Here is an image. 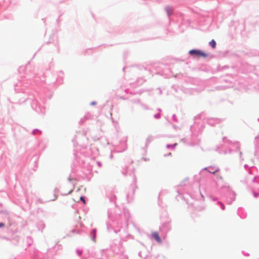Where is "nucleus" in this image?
Returning a JSON list of instances; mask_svg holds the SVG:
<instances>
[{"label": "nucleus", "instance_id": "nucleus-1", "mask_svg": "<svg viewBox=\"0 0 259 259\" xmlns=\"http://www.w3.org/2000/svg\"><path fill=\"white\" fill-rule=\"evenodd\" d=\"M30 84V81L25 78H22L15 85V91L16 92L14 96L15 104H21L26 100H31L32 108L38 113L42 114L45 113V107L41 104L38 100L45 104L47 99L50 100L52 97V94L44 96L42 94H30L26 92V88Z\"/></svg>", "mask_w": 259, "mask_h": 259}, {"label": "nucleus", "instance_id": "nucleus-2", "mask_svg": "<svg viewBox=\"0 0 259 259\" xmlns=\"http://www.w3.org/2000/svg\"><path fill=\"white\" fill-rule=\"evenodd\" d=\"M108 217L111 223L106 224L107 229L109 232H113L118 233L123 228H127L130 219V213L126 209H124L123 214H115L114 215L110 210H108Z\"/></svg>", "mask_w": 259, "mask_h": 259}, {"label": "nucleus", "instance_id": "nucleus-3", "mask_svg": "<svg viewBox=\"0 0 259 259\" xmlns=\"http://www.w3.org/2000/svg\"><path fill=\"white\" fill-rule=\"evenodd\" d=\"M221 192L224 193V196L226 198V203L228 204H231L235 200L236 194L229 186L222 187Z\"/></svg>", "mask_w": 259, "mask_h": 259}, {"label": "nucleus", "instance_id": "nucleus-4", "mask_svg": "<svg viewBox=\"0 0 259 259\" xmlns=\"http://www.w3.org/2000/svg\"><path fill=\"white\" fill-rule=\"evenodd\" d=\"M74 159L73 161V163L71 165L72 170H73L77 166H83L84 161L82 159L83 157L81 154L79 153H74Z\"/></svg>", "mask_w": 259, "mask_h": 259}, {"label": "nucleus", "instance_id": "nucleus-5", "mask_svg": "<svg viewBox=\"0 0 259 259\" xmlns=\"http://www.w3.org/2000/svg\"><path fill=\"white\" fill-rule=\"evenodd\" d=\"M137 188V178L136 175L133 174V183L131 185V190L127 192L126 194V199L128 202H130L133 200L135 190Z\"/></svg>", "mask_w": 259, "mask_h": 259}, {"label": "nucleus", "instance_id": "nucleus-6", "mask_svg": "<svg viewBox=\"0 0 259 259\" xmlns=\"http://www.w3.org/2000/svg\"><path fill=\"white\" fill-rule=\"evenodd\" d=\"M188 54L190 56L193 57H197V58H206L208 56V54L204 52V51L197 49H193L190 50L188 52Z\"/></svg>", "mask_w": 259, "mask_h": 259}, {"label": "nucleus", "instance_id": "nucleus-7", "mask_svg": "<svg viewBox=\"0 0 259 259\" xmlns=\"http://www.w3.org/2000/svg\"><path fill=\"white\" fill-rule=\"evenodd\" d=\"M106 197L108 199L109 202L115 207L117 206V204L116 203V196L113 188H110L106 190Z\"/></svg>", "mask_w": 259, "mask_h": 259}, {"label": "nucleus", "instance_id": "nucleus-8", "mask_svg": "<svg viewBox=\"0 0 259 259\" xmlns=\"http://www.w3.org/2000/svg\"><path fill=\"white\" fill-rule=\"evenodd\" d=\"M220 169L219 167L215 168L214 166H209V167H205L203 168L199 172V174L201 176L203 175V173L205 171H207L208 173L211 174H214L215 172L219 171Z\"/></svg>", "mask_w": 259, "mask_h": 259}, {"label": "nucleus", "instance_id": "nucleus-9", "mask_svg": "<svg viewBox=\"0 0 259 259\" xmlns=\"http://www.w3.org/2000/svg\"><path fill=\"white\" fill-rule=\"evenodd\" d=\"M32 255L33 259H52L51 257H49L47 255L43 254L38 250L33 251Z\"/></svg>", "mask_w": 259, "mask_h": 259}, {"label": "nucleus", "instance_id": "nucleus-10", "mask_svg": "<svg viewBox=\"0 0 259 259\" xmlns=\"http://www.w3.org/2000/svg\"><path fill=\"white\" fill-rule=\"evenodd\" d=\"M170 222V220H167L164 223H162L160 227V229L165 233L171 230Z\"/></svg>", "mask_w": 259, "mask_h": 259}, {"label": "nucleus", "instance_id": "nucleus-11", "mask_svg": "<svg viewBox=\"0 0 259 259\" xmlns=\"http://www.w3.org/2000/svg\"><path fill=\"white\" fill-rule=\"evenodd\" d=\"M212 200L215 206L220 207L222 210L225 209L226 207L225 204L222 201H220L217 197H213Z\"/></svg>", "mask_w": 259, "mask_h": 259}, {"label": "nucleus", "instance_id": "nucleus-12", "mask_svg": "<svg viewBox=\"0 0 259 259\" xmlns=\"http://www.w3.org/2000/svg\"><path fill=\"white\" fill-rule=\"evenodd\" d=\"M221 121V119L217 118H207L206 119V122L211 126H214L215 124L219 123Z\"/></svg>", "mask_w": 259, "mask_h": 259}, {"label": "nucleus", "instance_id": "nucleus-13", "mask_svg": "<svg viewBox=\"0 0 259 259\" xmlns=\"http://www.w3.org/2000/svg\"><path fill=\"white\" fill-rule=\"evenodd\" d=\"M63 75L64 72L63 71H59L58 72L57 78L56 79V83L58 84H61L63 83Z\"/></svg>", "mask_w": 259, "mask_h": 259}, {"label": "nucleus", "instance_id": "nucleus-14", "mask_svg": "<svg viewBox=\"0 0 259 259\" xmlns=\"http://www.w3.org/2000/svg\"><path fill=\"white\" fill-rule=\"evenodd\" d=\"M237 214L241 219H245L247 216V213L244 209L241 207H239L238 209Z\"/></svg>", "mask_w": 259, "mask_h": 259}, {"label": "nucleus", "instance_id": "nucleus-15", "mask_svg": "<svg viewBox=\"0 0 259 259\" xmlns=\"http://www.w3.org/2000/svg\"><path fill=\"white\" fill-rule=\"evenodd\" d=\"M97 236V229L94 228L90 232V237L93 241L95 242Z\"/></svg>", "mask_w": 259, "mask_h": 259}, {"label": "nucleus", "instance_id": "nucleus-16", "mask_svg": "<svg viewBox=\"0 0 259 259\" xmlns=\"http://www.w3.org/2000/svg\"><path fill=\"white\" fill-rule=\"evenodd\" d=\"M153 137L152 136H149L146 140L145 143V147L142 148V149L145 152H146V149L148 147L149 144L152 141Z\"/></svg>", "mask_w": 259, "mask_h": 259}, {"label": "nucleus", "instance_id": "nucleus-17", "mask_svg": "<svg viewBox=\"0 0 259 259\" xmlns=\"http://www.w3.org/2000/svg\"><path fill=\"white\" fill-rule=\"evenodd\" d=\"M152 237L158 242V243H161L162 242V239L161 237H160L159 234L157 232H155L152 233L151 234Z\"/></svg>", "mask_w": 259, "mask_h": 259}, {"label": "nucleus", "instance_id": "nucleus-18", "mask_svg": "<svg viewBox=\"0 0 259 259\" xmlns=\"http://www.w3.org/2000/svg\"><path fill=\"white\" fill-rule=\"evenodd\" d=\"M177 192L178 193V195L176 196V199L179 201V197L181 198L182 199L186 201V202L188 203L187 200H186L184 194L181 192V190L179 189L177 190Z\"/></svg>", "mask_w": 259, "mask_h": 259}, {"label": "nucleus", "instance_id": "nucleus-19", "mask_svg": "<svg viewBox=\"0 0 259 259\" xmlns=\"http://www.w3.org/2000/svg\"><path fill=\"white\" fill-rule=\"evenodd\" d=\"M165 10L166 12L168 17H169L173 14V9L172 7L168 6H166L165 8Z\"/></svg>", "mask_w": 259, "mask_h": 259}, {"label": "nucleus", "instance_id": "nucleus-20", "mask_svg": "<svg viewBox=\"0 0 259 259\" xmlns=\"http://www.w3.org/2000/svg\"><path fill=\"white\" fill-rule=\"evenodd\" d=\"M36 226L38 230L42 232L43 229L45 228V224L42 221H40L37 224Z\"/></svg>", "mask_w": 259, "mask_h": 259}, {"label": "nucleus", "instance_id": "nucleus-21", "mask_svg": "<svg viewBox=\"0 0 259 259\" xmlns=\"http://www.w3.org/2000/svg\"><path fill=\"white\" fill-rule=\"evenodd\" d=\"M170 70L169 69H167V70H162L161 72L159 71V72H157L156 73V74H160L161 75V76H164V75H168V72H170Z\"/></svg>", "mask_w": 259, "mask_h": 259}, {"label": "nucleus", "instance_id": "nucleus-22", "mask_svg": "<svg viewBox=\"0 0 259 259\" xmlns=\"http://www.w3.org/2000/svg\"><path fill=\"white\" fill-rule=\"evenodd\" d=\"M26 242L28 246H30L33 243V240L30 236H27L26 238Z\"/></svg>", "mask_w": 259, "mask_h": 259}, {"label": "nucleus", "instance_id": "nucleus-23", "mask_svg": "<svg viewBox=\"0 0 259 259\" xmlns=\"http://www.w3.org/2000/svg\"><path fill=\"white\" fill-rule=\"evenodd\" d=\"M209 46H210L212 49H215L217 47V42L215 40L213 39H211L208 43Z\"/></svg>", "mask_w": 259, "mask_h": 259}, {"label": "nucleus", "instance_id": "nucleus-24", "mask_svg": "<svg viewBox=\"0 0 259 259\" xmlns=\"http://www.w3.org/2000/svg\"><path fill=\"white\" fill-rule=\"evenodd\" d=\"M42 133V132L41 131H40V130L38 129V128H35L34 129L32 132H31V134L33 135H36L37 134H38V135H41Z\"/></svg>", "mask_w": 259, "mask_h": 259}, {"label": "nucleus", "instance_id": "nucleus-25", "mask_svg": "<svg viewBox=\"0 0 259 259\" xmlns=\"http://www.w3.org/2000/svg\"><path fill=\"white\" fill-rule=\"evenodd\" d=\"M71 232L73 233L81 234L83 232V230L79 229H73L71 230Z\"/></svg>", "mask_w": 259, "mask_h": 259}, {"label": "nucleus", "instance_id": "nucleus-26", "mask_svg": "<svg viewBox=\"0 0 259 259\" xmlns=\"http://www.w3.org/2000/svg\"><path fill=\"white\" fill-rule=\"evenodd\" d=\"M252 182L254 184L259 185V176H255L252 180Z\"/></svg>", "mask_w": 259, "mask_h": 259}, {"label": "nucleus", "instance_id": "nucleus-27", "mask_svg": "<svg viewBox=\"0 0 259 259\" xmlns=\"http://www.w3.org/2000/svg\"><path fill=\"white\" fill-rule=\"evenodd\" d=\"M166 193H167V191L166 190H162L160 192L159 194V197H158V204L159 205H160V197Z\"/></svg>", "mask_w": 259, "mask_h": 259}, {"label": "nucleus", "instance_id": "nucleus-28", "mask_svg": "<svg viewBox=\"0 0 259 259\" xmlns=\"http://www.w3.org/2000/svg\"><path fill=\"white\" fill-rule=\"evenodd\" d=\"M177 145V143H174L173 144H167L166 147L167 148L169 149V148H170L171 149H174L175 148V147H176V146Z\"/></svg>", "mask_w": 259, "mask_h": 259}, {"label": "nucleus", "instance_id": "nucleus-29", "mask_svg": "<svg viewBox=\"0 0 259 259\" xmlns=\"http://www.w3.org/2000/svg\"><path fill=\"white\" fill-rule=\"evenodd\" d=\"M223 141L224 143H226L229 145L233 144V142L231 141L228 140L226 137L223 138Z\"/></svg>", "mask_w": 259, "mask_h": 259}, {"label": "nucleus", "instance_id": "nucleus-30", "mask_svg": "<svg viewBox=\"0 0 259 259\" xmlns=\"http://www.w3.org/2000/svg\"><path fill=\"white\" fill-rule=\"evenodd\" d=\"M252 194L253 195V197L255 198H257L259 196V192H256L253 189L252 190Z\"/></svg>", "mask_w": 259, "mask_h": 259}, {"label": "nucleus", "instance_id": "nucleus-31", "mask_svg": "<svg viewBox=\"0 0 259 259\" xmlns=\"http://www.w3.org/2000/svg\"><path fill=\"white\" fill-rule=\"evenodd\" d=\"M173 60L177 62H185L186 60L185 59L183 58H174Z\"/></svg>", "mask_w": 259, "mask_h": 259}, {"label": "nucleus", "instance_id": "nucleus-32", "mask_svg": "<svg viewBox=\"0 0 259 259\" xmlns=\"http://www.w3.org/2000/svg\"><path fill=\"white\" fill-rule=\"evenodd\" d=\"M83 250L82 249H76V252L77 254L80 256L82 254Z\"/></svg>", "mask_w": 259, "mask_h": 259}, {"label": "nucleus", "instance_id": "nucleus-33", "mask_svg": "<svg viewBox=\"0 0 259 259\" xmlns=\"http://www.w3.org/2000/svg\"><path fill=\"white\" fill-rule=\"evenodd\" d=\"M87 119L88 118L86 117V116H84L83 118L80 119L79 123L80 124H83Z\"/></svg>", "mask_w": 259, "mask_h": 259}, {"label": "nucleus", "instance_id": "nucleus-34", "mask_svg": "<svg viewBox=\"0 0 259 259\" xmlns=\"http://www.w3.org/2000/svg\"><path fill=\"white\" fill-rule=\"evenodd\" d=\"M188 179H185L184 181H182L180 184L179 187H182L186 185V182L187 181Z\"/></svg>", "mask_w": 259, "mask_h": 259}, {"label": "nucleus", "instance_id": "nucleus-35", "mask_svg": "<svg viewBox=\"0 0 259 259\" xmlns=\"http://www.w3.org/2000/svg\"><path fill=\"white\" fill-rule=\"evenodd\" d=\"M79 200L80 201H81L83 204H85L86 203V201H85V196H81L80 197V198H79Z\"/></svg>", "mask_w": 259, "mask_h": 259}, {"label": "nucleus", "instance_id": "nucleus-36", "mask_svg": "<svg viewBox=\"0 0 259 259\" xmlns=\"http://www.w3.org/2000/svg\"><path fill=\"white\" fill-rule=\"evenodd\" d=\"M259 139V134L256 136L254 138V145H255V148H256L257 147V140Z\"/></svg>", "mask_w": 259, "mask_h": 259}, {"label": "nucleus", "instance_id": "nucleus-37", "mask_svg": "<svg viewBox=\"0 0 259 259\" xmlns=\"http://www.w3.org/2000/svg\"><path fill=\"white\" fill-rule=\"evenodd\" d=\"M226 89L225 87L219 85L215 88V90H224Z\"/></svg>", "mask_w": 259, "mask_h": 259}, {"label": "nucleus", "instance_id": "nucleus-38", "mask_svg": "<svg viewBox=\"0 0 259 259\" xmlns=\"http://www.w3.org/2000/svg\"><path fill=\"white\" fill-rule=\"evenodd\" d=\"M117 248L118 249L119 252H121L122 251V245H121V244L120 243V242H118Z\"/></svg>", "mask_w": 259, "mask_h": 259}, {"label": "nucleus", "instance_id": "nucleus-39", "mask_svg": "<svg viewBox=\"0 0 259 259\" xmlns=\"http://www.w3.org/2000/svg\"><path fill=\"white\" fill-rule=\"evenodd\" d=\"M235 144L236 145V150H235V152H236L237 151H239V150L240 149V146L239 142H235Z\"/></svg>", "mask_w": 259, "mask_h": 259}, {"label": "nucleus", "instance_id": "nucleus-40", "mask_svg": "<svg viewBox=\"0 0 259 259\" xmlns=\"http://www.w3.org/2000/svg\"><path fill=\"white\" fill-rule=\"evenodd\" d=\"M154 117L155 119H159L161 117V114L160 113H156L154 115Z\"/></svg>", "mask_w": 259, "mask_h": 259}, {"label": "nucleus", "instance_id": "nucleus-41", "mask_svg": "<svg viewBox=\"0 0 259 259\" xmlns=\"http://www.w3.org/2000/svg\"><path fill=\"white\" fill-rule=\"evenodd\" d=\"M127 147L125 144H124V148L122 150H116L117 152H122L124 151L126 149Z\"/></svg>", "mask_w": 259, "mask_h": 259}, {"label": "nucleus", "instance_id": "nucleus-42", "mask_svg": "<svg viewBox=\"0 0 259 259\" xmlns=\"http://www.w3.org/2000/svg\"><path fill=\"white\" fill-rule=\"evenodd\" d=\"M172 120L175 121L176 122H178V119H177V118L176 117V116L175 114H173L172 116Z\"/></svg>", "mask_w": 259, "mask_h": 259}, {"label": "nucleus", "instance_id": "nucleus-43", "mask_svg": "<svg viewBox=\"0 0 259 259\" xmlns=\"http://www.w3.org/2000/svg\"><path fill=\"white\" fill-rule=\"evenodd\" d=\"M131 102L134 103L138 104V103H139L140 101L139 99H134V100H132Z\"/></svg>", "mask_w": 259, "mask_h": 259}, {"label": "nucleus", "instance_id": "nucleus-44", "mask_svg": "<svg viewBox=\"0 0 259 259\" xmlns=\"http://www.w3.org/2000/svg\"><path fill=\"white\" fill-rule=\"evenodd\" d=\"M127 169V167H125L123 169V170L122 172L123 175H124V176L126 175Z\"/></svg>", "mask_w": 259, "mask_h": 259}, {"label": "nucleus", "instance_id": "nucleus-45", "mask_svg": "<svg viewBox=\"0 0 259 259\" xmlns=\"http://www.w3.org/2000/svg\"><path fill=\"white\" fill-rule=\"evenodd\" d=\"M96 163L99 167H101L102 166V163L100 161H97Z\"/></svg>", "mask_w": 259, "mask_h": 259}, {"label": "nucleus", "instance_id": "nucleus-46", "mask_svg": "<svg viewBox=\"0 0 259 259\" xmlns=\"http://www.w3.org/2000/svg\"><path fill=\"white\" fill-rule=\"evenodd\" d=\"M96 104H97V102L96 101H92L90 103V105H91V106L96 105Z\"/></svg>", "mask_w": 259, "mask_h": 259}, {"label": "nucleus", "instance_id": "nucleus-47", "mask_svg": "<svg viewBox=\"0 0 259 259\" xmlns=\"http://www.w3.org/2000/svg\"><path fill=\"white\" fill-rule=\"evenodd\" d=\"M5 226V224L3 222H0V228L4 227Z\"/></svg>", "mask_w": 259, "mask_h": 259}, {"label": "nucleus", "instance_id": "nucleus-48", "mask_svg": "<svg viewBox=\"0 0 259 259\" xmlns=\"http://www.w3.org/2000/svg\"><path fill=\"white\" fill-rule=\"evenodd\" d=\"M111 247L112 248L113 251L114 252H115V253H118V252L116 251V249H115V248L113 246V245H111Z\"/></svg>", "mask_w": 259, "mask_h": 259}, {"label": "nucleus", "instance_id": "nucleus-49", "mask_svg": "<svg viewBox=\"0 0 259 259\" xmlns=\"http://www.w3.org/2000/svg\"><path fill=\"white\" fill-rule=\"evenodd\" d=\"M59 192V189L57 188H56L55 189H54V193L55 194L56 193H58Z\"/></svg>", "mask_w": 259, "mask_h": 259}, {"label": "nucleus", "instance_id": "nucleus-50", "mask_svg": "<svg viewBox=\"0 0 259 259\" xmlns=\"http://www.w3.org/2000/svg\"><path fill=\"white\" fill-rule=\"evenodd\" d=\"M56 46H57V47L58 52H59V51H60V48H59V46L58 43H57V44H56Z\"/></svg>", "mask_w": 259, "mask_h": 259}, {"label": "nucleus", "instance_id": "nucleus-51", "mask_svg": "<svg viewBox=\"0 0 259 259\" xmlns=\"http://www.w3.org/2000/svg\"><path fill=\"white\" fill-rule=\"evenodd\" d=\"M244 167L245 169H247V168H248L249 167V166H248V164H244Z\"/></svg>", "mask_w": 259, "mask_h": 259}, {"label": "nucleus", "instance_id": "nucleus-52", "mask_svg": "<svg viewBox=\"0 0 259 259\" xmlns=\"http://www.w3.org/2000/svg\"><path fill=\"white\" fill-rule=\"evenodd\" d=\"M67 180L68 181L70 182L72 180L71 178V176H69L68 178H67Z\"/></svg>", "mask_w": 259, "mask_h": 259}, {"label": "nucleus", "instance_id": "nucleus-53", "mask_svg": "<svg viewBox=\"0 0 259 259\" xmlns=\"http://www.w3.org/2000/svg\"><path fill=\"white\" fill-rule=\"evenodd\" d=\"M228 151H229V153H231L233 152V150L232 149H231V148H229L228 149Z\"/></svg>", "mask_w": 259, "mask_h": 259}, {"label": "nucleus", "instance_id": "nucleus-54", "mask_svg": "<svg viewBox=\"0 0 259 259\" xmlns=\"http://www.w3.org/2000/svg\"><path fill=\"white\" fill-rule=\"evenodd\" d=\"M141 253H142L141 251H140V252H139V253H138V255H139V256H140L141 257H142Z\"/></svg>", "mask_w": 259, "mask_h": 259}, {"label": "nucleus", "instance_id": "nucleus-55", "mask_svg": "<svg viewBox=\"0 0 259 259\" xmlns=\"http://www.w3.org/2000/svg\"><path fill=\"white\" fill-rule=\"evenodd\" d=\"M242 253L243 254L245 255V256H248L249 255V254L248 253H244V251H242Z\"/></svg>", "mask_w": 259, "mask_h": 259}, {"label": "nucleus", "instance_id": "nucleus-56", "mask_svg": "<svg viewBox=\"0 0 259 259\" xmlns=\"http://www.w3.org/2000/svg\"><path fill=\"white\" fill-rule=\"evenodd\" d=\"M157 110L159 111V112H161L162 111V110L160 109V108H157Z\"/></svg>", "mask_w": 259, "mask_h": 259}, {"label": "nucleus", "instance_id": "nucleus-57", "mask_svg": "<svg viewBox=\"0 0 259 259\" xmlns=\"http://www.w3.org/2000/svg\"><path fill=\"white\" fill-rule=\"evenodd\" d=\"M110 158L111 159H112V158H113V155H112V154H111L110 155Z\"/></svg>", "mask_w": 259, "mask_h": 259}, {"label": "nucleus", "instance_id": "nucleus-58", "mask_svg": "<svg viewBox=\"0 0 259 259\" xmlns=\"http://www.w3.org/2000/svg\"><path fill=\"white\" fill-rule=\"evenodd\" d=\"M199 193H200V195H201V197H202L203 198H204V196H203V195L201 194V193L200 192V191H199Z\"/></svg>", "mask_w": 259, "mask_h": 259}, {"label": "nucleus", "instance_id": "nucleus-59", "mask_svg": "<svg viewBox=\"0 0 259 259\" xmlns=\"http://www.w3.org/2000/svg\"><path fill=\"white\" fill-rule=\"evenodd\" d=\"M55 199H53L52 200H55L57 198V195H56L55 194Z\"/></svg>", "mask_w": 259, "mask_h": 259}, {"label": "nucleus", "instance_id": "nucleus-60", "mask_svg": "<svg viewBox=\"0 0 259 259\" xmlns=\"http://www.w3.org/2000/svg\"><path fill=\"white\" fill-rule=\"evenodd\" d=\"M239 154H240V156H241V155H242V152L240 151V152H239Z\"/></svg>", "mask_w": 259, "mask_h": 259}, {"label": "nucleus", "instance_id": "nucleus-61", "mask_svg": "<svg viewBox=\"0 0 259 259\" xmlns=\"http://www.w3.org/2000/svg\"><path fill=\"white\" fill-rule=\"evenodd\" d=\"M159 93L160 94H162V91L160 89L159 90Z\"/></svg>", "mask_w": 259, "mask_h": 259}, {"label": "nucleus", "instance_id": "nucleus-62", "mask_svg": "<svg viewBox=\"0 0 259 259\" xmlns=\"http://www.w3.org/2000/svg\"><path fill=\"white\" fill-rule=\"evenodd\" d=\"M192 128H193V126H191L190 127V130L192 131Z\"/></svg>", "mask_w": 259, "mask_h": 259}, {"label": "nucleus", "instance_id": "nucleus-63", "mask_svg": "<svg viewBox=\"0 0 259 259\" xmlns=\"http://www.w3.org/2000/svg\"><path fill=\"white\" fill-rule=\"evenodd\" d=\"M122 69H123V70L124 71V69H125V67H123Z\"/></svg>", "mask_w": 259, "mask_h": 259}, {"label": "nucleus", "instance_id": "nucleus-64", "mask_svg": "<svg viewBox=\"0 0 259 259\" xmlns=\"http://www.w3.org/2000/svg\"><path fill=\"white\" fill-rule=\"evenodd\" d=\"M257 120H258V121H259V118H258V119H257Z\"/></svg>", "mask_w": 259, "mask_h": 259}]
</instances>
